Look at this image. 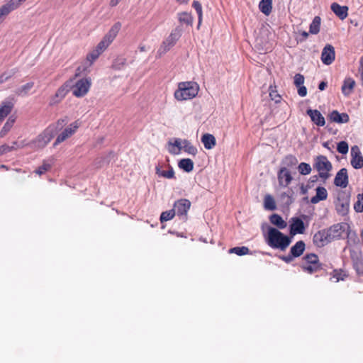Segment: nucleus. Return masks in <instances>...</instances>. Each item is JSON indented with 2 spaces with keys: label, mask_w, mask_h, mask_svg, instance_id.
<instances>
[{
  "label": "nucleus",
  "mask_w": 363,
  "mask_h": 363,
  "mask_svg": "<svg viewBox=\"0 0 363 363\" xmlns=\"http://www.w3.org/2000/svg\"><path fill=\"white\" fill-rule=\"evenodd\" d=\"M201 142L204 147L207 150H211L216 144L215 137L209 133L203 134L201 137Z\"/></svg>",
  "instance_id": "nucleus-26"
},
{
  "label": "nucleus",
  "mask_w": 363,
  "mask_h": 363,
  "mask_svg": "<svg viewBox=\"0 0 363 363\" xmlns=\"http://www.w3.org/2000/svg\"><path fill=\"white\" fill-rule=\"evenodd\" d=\"M121 0H111L110 5L111 6H116Z\"/></svg>",
  "instance_id": "nucleus-61"
},
{
  "label": "nucleus",
  "mask_w": 363,
  "mask_h": 363,
  "mask_svg": "<svg viewBox=\"0 0 363 363\" xmlns=\"http://www.w3.org/2000/svg\"><path fill=\"white\" fill-rule=\"evenodd\" d=\"M335 208L339 214L345 215L347 213L350 206L349 199L345 195H339L335 202Z\"/></svg>",
  "instance_id": "nucleus-14"
},
{
  "label": "nucleus",
  "mask_w": 363,
  "mask_h": 363,
  "mask_svg": "<svg viewBox=\"0 0 363 363\" xmlns=\"http://www.w3.org/2000/svg\"><path fill=\"white\" fill-rule=\"evenodd\" d=\"M334 184L337 186L345 188L348 184V175L347 170L345 168H342L336 174Z\"/></svg>",
  "instance_id": "nucleus-17"
},
{
  "label": "nucleus",
  "mask_w": 363,
  "mask_h": 363,
  "mask_svg": "<svg viewBox=\"0 0 363 363\" xmlns=\"http://www.w3.org/2000/svg\"><path fill=\"white\" fill-rule=\"evenodd\" d=\"M79 125L77 121L71 123L68 127L65 128L60 134L58 135L55 143H53V145L55 147L71 137L77 131Z\"/></svg>",
  "instance_id": "nucleus-9"
},
{
  "label": "nucleus",
  "mask_w": 363,
  "mask_h": 363,
  "mask_svg": "<svg viewBox=\"0 0 363 363\" xmlns=\"http://www.w3.org/2000/svg\"><path fill=\"white\" fill-rule=\"evenodd\" d=\"M13 150V146H9L6 144H4L0 146V156L3 155L4 154H6L7 152H9Z\"/></svg>",
  "instance_id": "nucleus-52"
},
{
  "label": "nucleus",
  "mask_w": 363,
  "mask_h": 363,
  "mask_svg": "<svg viewBox=\"0 0 363 363\" xmlns=\"http://www.w3.org/2000/svg\"><path fill=\"white\" fill-rule=\"evenodd\" d=\"M104 140V136H100V137L98 138L96 143L99 144V145H101V144L103 143Z\"/></svg>",
  "instance_id": "nucleus-62"
},
{
  "label": "nucleus",
  "mask_w": 363,
  "mask_h": 363,
  "mask_svg": "<svg viewBox=\"0 0 363 363\" xmlns=\"http://www.w3.org/2000/svg\"><path fill=\"white\" fill-rule=\"evenodd\" d=\"M125 63V60L124 58H119L114 62L113 67L116 69H121V66L124 65Z\"/></svg>",
  "instance_id": "nucleus-53"
},
{
  "label": "nucleus",
  "mask_w": 363,
  "mask_h": 363,
  "mask_svg": "<svg viewBox=\"0 0 363 363\" xmlns=\"http://www.w3.org/2000/svg\"><path fill=\"white\" fill-rule=\"evenodd\" d=\"M354 208L357 212H363V193L359 194L358 200L354 204Z\"/></svg>",
  "instance_id": "nucleus-46"
},
{
  "label": "nucleus",
  "mask_w": 363,
  "mask_h": 363,
  "mask_svg": "<svg viewBox=\"0 0 363 363\" xmlns=\"http://www.w3.org/2000/svg\"><path fill=\"white\" fill-rule=\"evenodd\" d=\"M327 86V83L325 82H321L319 84L318 89L321 91L324 90Z\"/></svg>",
  "instance_id": "nucleus-59"
},
{
  "label": "nucleus",
  "mask_w": 363,
  "mask_h": 363,
  "mask_svg": "<svg viewBox=\"0 0 363 363\" xmlns=\"http://www.w3.org/2000/svg\"><path fill=\"white\" fill-rule=\"evenodd\" d=\"M178 19L181 23H184L186 25H191L193 21L192 16H191L190 13L187 12H182L178 13Z\"/></svg>",
  "instance_id": "nucleus-38"
},
{
  "label": "nucleus",
  "mask_w": 363,
  "mask_h": 363,
  "mask_svg": "<svg viewBox=\"0 0 363 363\" xmlns=\"http://www.w3.org/2000/svg\"><path fill=\"white\" fill-rule=\"evenodd\" d=\"M199 89L198 84L194 82H180L174 92V97L178 101L191 99L198 94Z\"/></svg>",
  "instance_id": "nucleus-3"
},
{
  "label": "nucleus",
  "mask_w": 363,
  "mask_h": 363,
  "mask_svg": "<svg viewBox=\"0 0 363 363\" xmlns=\"http://www.w3.org/2000/svg\"><path fill=\"white\" fill-rule=\"evenodd\" d=\"M72 86V81H67L62 85L56 91L55 94L51 97L49 104L50 106H55L59 104L70 91Z\"/></svg>",
  "instance_id": "nucleus-8"
},
{
  "label": "nucleus",
  "mask_w": 363,
  "mask_h": 363,
  "mask_svg": "<svg viewBox=\"0 0 363 363\" xmlns=\"http://www.w3.org/2000/svg\"><path fill=\"white\" fill-rule=\"evenodd\" d=\"M269 221L275 225L277 229H284L287 226V223L279 214L274 213L270 216Z\"/></svg>",
  "instance_id": "nucleus-25"
},
{
  "label": "nucleus",
  "mask_w": 363,
  "mask_h": 363,
  "mask_svg": "<svg viewBox=\"0 0 363 363\" xmlns=\"http://www.w3.org/2000/svg\"><path fill=\"white\" fill-rule=\"evenodd\" d=\"M230 252L235 253L238 255H245L249 253V249L247 247H235L230 250Z\"/></svg>",
  "instance_id": "nucleus-44"
},
{
  "label": "nucleus",
  "mask_w": 363,
  "mask_h": 363,
  "mask_svg": "<svg viewBox=\"0 0 363 363\" xmlns=\"http://www.w3.org/2000/svg\"><path fill=\"white\" fill-rule=\"evenodd\" d=\"M181 36V32L178 28L174 29L169 35L162 43L160 48L157 50V55L159 57L164 55L169 51L177 43Z\"/></svg>",
  "instance_id": "nucleus-6"
},
{
  "label": "nucleus",
  "mask_w": 363,
  "mask_h": 363,
  "mask_svg": "<svg viewBox=\"0 0 363 363\" xmlns=\"http://www.w3.org/2000/svg\"><path fill=\"white\" fill-rule=\"evenodd\" d=\"M9 15L6 9H4L2 6L0 8V23L3 22L4 18Z\"/></svg>",
  "instance_id": "nucleus-57"
},
{
  "label": "nucleus",
  "mask_w": 363,
  "mask_h": 363,
  "mask_svg": "<svg viewBox=\"0 0 363 363\" xmlns=\"http://www.w3.org/2000/svg\"><path fill=\"white\" fill-rule=\"evenodd\" d=\"M139 50L140 52H145L147 50L145 45H140Z\"/></svg>",
  "instance_id": "nucleus-64"
},
{
  "label": "nucleus",
  "mask_w": 363,
  "mask_h": 363,
  "mask_svg": "<svg viewBox=\"0 0 363 363\" xmlns=\"http://www.w3.org/2000/svg\"><path fill=\"white\" fill-rule=\"evenodd\" d=\"M330 275V281L331 282L337 283L340 281H345L348 277V273L342 269H335Z\"/></svg>",
  "instance_id": "nucleus-18"
},
{
  "label": "nucleus",
  "mask_w": 363,
  "mask_h": 363,
  "mask_svg": "<svg viewBox=\"0 0 363 363\" xmlns=\"http://www.w3.org/2000/svg\"><path fill=\"white\" fill-rule=\"evenodd\" d=\"M348 150H349V147H348V144L347 142L341 141L337 143V150L340 153H341L342 155L347 154L348 152Z\"/></svg>",
  "instance_id": "nucleus-45"
},
{
  "label": "nucleus",
  "mask_w": 363,
  "mask_h": 363,
  "mask_svg": "<svg viewBox=\"0 0 363 363\" xmlns=\"http://www.w3.org/2000/svg\"><path fill=\"white\" fill-rule=\"evenodd\" d=\"M313 243L318 247L325 246L331 242L330 235L326 229L318 231L313 235Z\"/></svg>",
  "instance_id": "nucleus-13"
},
{
  "label": "nucleus",
  "mask_w": 363,
  "mask_h": 363,
  "mask_svg": "<svg viewBox=\"0 0 363 363\" xmlns=\"http://www.w3.org/2000/svg\"><path fill=\"white\" fill-rule=\"evenodd\" d=\"M192 6L195 9V10L196 11V12L198 13V16H199V23L200 24L201 21V18H202V7H201V4L199 1H194L193 2Z\"/></svg>",
  "instance_id": "nucleus-48"
},
{
  "label": "nucleus",
  "mask_w": 363,
  "mask_h": 363,
  "mask_svg": "<svg viewBox=\"0 0 363 363\" xmlns=\"http://www.w3.org/2000/svg\"><path fill=\"white\" fill-rule=\"evenodd\" d=\"M183 140L180 138H175L173 142L168 143V150L171 154L179 155L183 149Z\"/></svg>",
  "instance_id": "nucleus-22"
},
{
  "label": "nucleus",
  "mask_w": 363,
  "mask_h": 363,
  "mask_svg": "<svg viewBox=\"0 0 363 363\" xmlns=\"http://www.w3.org/2000/svg\"><path fill=\"white\" fill-rule=\"evenodd\" d=\"M281 200L286 206H289L293 202L291 196L287 193H282L281 194Z\"/></svg>",
  "instance_id": "nucleus-50"
},
{
  "label": "nucleus",
  "mask_w": 363,
  "mask_h": 363,
  "mask_svg": "<svg viewBox=\"0 0 363 363\" xmlns=\"http://www.w3.org/2000/svg\"><path fill=\"white\" fill-rule=\"evenodd\" d=\"M351 164L354 169H360L363 167V156L357 145L351 148Z\"/></svg>",
  "instance_id": "nucleus-12"
},
{
  "label": "nucleus",
  "mask_w": 363,
  "mask_h": 363,
  "mask_svg": "<svg viewBox=\"0 0 363 363\" xmlns=\"http://www.w3.org/2000/svg\"><path fill=\"white\" fill-rule=\"evenodd\" d=\"M293 257L291 255H289V256H286V257H282V259L284 261H285L286 262H290L292 259H293Z\"/></svg>",
  "instance_id": "nucleus-60"
},
{
  "label": "nucleus",
  "mask_w": 363,
  "mask_h": 363,
  "mask_svg": "<svg viewBox=\"0 0 363 363\" xmlns=\"http://www.w3.org/2000/svg\"><path fill=\"white\" fill-rule=\"evenodd\" d=\"M318 177L317 175H314V176H312L310 179H309V182H308V188H311V186H310V184L311 183H314V182H316L317 180H318Z\"/></svg>",
  "instance_id": "nucleus-58"
},
{
  "label": "nucleus",
  "mask_w": 363,
  "mask_h": 363,
  "mask_svg": "<svg viewBox=\"0 0 363 363\" xmlns=\"http://www.w3.org/2000/svg\"><path fill=\"white\" fill-rule=\"evenodd\" d=\"M264 206L267 210L273 211L276 208L275 201L271 195H266L264 199Z\"/></svg>",
  "instance_id": "nucleus-37"
},
{
  "label": "nucleus",
  "mask_w": 363,
  "mask_h": 363,
  "mask_svg": "<svg viewBox=\"0 0 363 363\" xmlns=\"http://www.w3.org/2000/svg\"><path fill=\"white\" fill-rule=\"evenodd\" d=\"M306 245L303 241H298L294 245H293L290 250V254L294 257H298L301 256L305 250Z\"/></svg>",
  "instance_id": "nucleus-27"
},
{
  "label": "nucleus",
  "mask_w": 363,
  "mask_h": 363,
  "mask_svg": "<svg viewBox=\"0 0 363 363\" xmlns=\"http://www.w3.org/2000/svg\"><path fill=\"white\" fill-rule=\"evenodd\" d=\"M14 74V72H13L12 74H6V73H4L3 74H1L0 76V84L5 82L6 81H7L9 79H10L13 74Z\"/></svg>",
  "instance_id": "nucleus-56"
},
{
  "label": "nucleus",
  "mask_w": 363,
  "mask_h": 363,
  "mask_svg": "<svg viewBox=\"0 0 363 363\" xmlns=\"http://www.w3.org/2000/svg\"><path fill=\"white\" fill-rule=\"evenodd\" d=\"M330 120L332 122L337 123H346L349 121L350 118L347 113H340L337 111H333L329 115Z\"/></svg>",
  "instance_id": "nucleus-20"
},
{
  "label": "nucleus",
  "mask_w": 363,
  "mask_h": 363,
  "mask_svg": "<svg viewBox=\"0 0 363 363\" xmlns=\"http://www.w3.org/2000/svg\"><path fill=\"white\" fill-rule=\"evenodd\" d=\"M302 268L304 272H306L309 274H313L314 272H318L320 269V264H303Z\"/></svg>",
  "instance_id": "nucleus-42"
},
{
  "label": "nucleus",
  "mask_w": 363,
  "mask_h": 363,
  "mask_svg": "<svg viewBox=\"0 0 363 363\" xmlns=\"http://www.w3.org/2000/svg\"><path fill=\"white\" fill-rule=\"evenodd\" d=\"M190 207L191 202L188 199H181L174 203L173 210L177 216H186Z\"/></svg>",
  "instance_id": "nucleus-11"
},
{
  "label": "nucleus",
  "mask_w": 363,
  "mask_h": 363,
  "mask_svg": "<svg viewBox=\"0 0 363 363\" xmlns=\"http://www.w3.org/2000/svg\"><path fill=\"white\" fill-rule=\"evenodd\" d=\"M55 134V125H49L35 140L29 143V146L34 149H42L50 143Z\"/></svg>",
  "instance_id": "nucleus-4"
},
{
  "label": "nucleus",
  "mask_w": 363,
  "mask_h": 363,
  "mask_svg": "<svg viewBox=\"0 0 363 363\" xmlns=\"http://www.w3.org/2000/svg\"><path fill=\"white\" fill-rule=\"evenodd\" d=\"M335 59V48L333 45L328 44L326 45L321 53V60L324 65H331Z\"/></svg>",
  "instance_id": "nucleus-10"
},
{
  "label": "nucleus",
  "mask_w": 363,
  "mask_h": 363,
  "mask_svg": "<svg viewBox=\"0 0 363 363\" xmlns=\"http://www.w3.org/2000/svg\"><path fill=\"white\" fill-rule=\"evenodd\" d=\"M316 194L311 199V203L315 204L321 201L326 200L328 198V191L325 188L318 186L315 189Z\"/></svg>",
  "instance_id": "nucleus-23"
},
{
  "label": "nucleus",
  "mask_w": 363,
  "mask_h": 363,
  "mask_svg": "<svg viewBox=\"0 0 363 363\" xmlns=\"http://www.w3.org/2000/svg\"><path fill=\"white\" fill-rule=\"evenodd\" d=\"M292 177L290 171L286 168L282 167L278 172V181L280 186L286 187L291 182Z\"/></svg>",
  "instance_id": "nucleus-16"
},
{
  "label": "nucleus",
  "mask_w": 363,
  "mask_h": 363,
  "mask_svg": "<svg viewBox=\"0 0 363 363\" xmlns=\"http://www.w3.org/2000/svg\"><path fill=\"white\" fill-rule=\"evenodd\" d=\"M68 119L67 117L65 118L59 119L55 124H52L51 125H55V132L58 130H61L67 123Z\"/></svg>",
  "instance_id": "nucleus-49"
},
{
  "label": "nucleus",
  "mask_w": 363,
  "mask_h": 363,
  "mask_svg": "<svg viewBox=\"0 0 363 363\" xmlns=\"http://www.w3.org/2000/svg\"><path fill=\"white\" fill-rule=\"evenodd\" d=\"M298 172L302 175H308L311 172V165L306 162H301L298 167Z\"/></svg>",
  "instance_id": "nucleus-41"
},
{
  "label": "nucleus",
  "mask_w": 363,
  "mask_h": 363,
  "mask_svg": "<svg viewBox=\"0 0 363 363\" xmlns=\"http://www.w3.org/2000/svg\"><path fill=\"white\" fill-rule=\"evenodd\" d=\"M301 35L303 36L304 40L308 37V33H307L306 31H301Z\"/></svg>",
  "instance_id": "nucleus-63"
},
{
  "label": "nucleus",
  "mask_w": 363,
  "mask_h": 363,
  "mask_svg": "<svg viewBox=\"0 0 363 363\" xmlns=\"http://www.w3.org/2000/svg\"><path fill=\"white\" fill-rule=\"evenodd\" d=\"M355 81L350 78H346L342 86V92L345 96H349L352 92L353 91V89L355 86Z\"/></svg>",
  "instance_id": "nucleus-24"
},
{
  "label": "nucleus",
  "mask_w": 363,
  "mask_h": 363,
  "mask_svg": "<svg viewBox=\"0 0 363 363\" xmlns=\"http://www.w3.org/2000/svg\"><path fill=\"white\" fill-rule=\"evenodd\" d=\"M331 10L334 12V13L339 17L341 20H344L347 18L348 13V8L345 6H340L337 3H333L331 4Z\"/></svg>",
  "instance_id": "nucleus-19"
},
{
  "label": "nucleus",
  "mask_w": 363,
  "mask_h": 363,
  "mask_svg": "<svg viewBox=\"0 0 363 363\" xmlns=\"http://www.w3.org/2000/svg\"><path fill=\"white\" fill-rule=\"evenodd\" d=\"M55 163V159L53 157H50L49 159L44 160L43 164L40 165L35 172L39 175H42L45 174L47 171H48L52 166Z\"/></svg>",
  "instance_id": "nucleus-29"
},
{
  "label": "nucleus",
  "mask_w": 363,
  "mask_h": 363,
  "mask_svg": "<svg viewBox=\"0 0 363 363\" xmlns=\"http://www.w3.org/2000/svg\"><path fill=\"white\" fill-rule=\"evenodd\" d=\"M183 150L191 155H196L198 152L197 148L194 147L188 140H183Z\"/></svg>",
  "instance_id": "nucleus-33"
},
{
  "label": "nucleus",
  "mask_w": 363,
  "mask_h": 363,
  "mask_svg": "<svg viewBox=\"0 0 363 363\" xmlns=\"http://www.w3.org/2000/svg\"><path fill=\"white\" fill-rule=\"evenodd\" d=\"M175 216V211L173 209L162 212L160 216V221L164 222L171 220Z\"/></svg>",
  "instance_id": "nucleus-43"
},
{
  "label": "nucleus",
  "mask_w": 363,
  "mask_h": 363,
  "mask_svg": "<svg viewBox=\"0 0 363 363\" xmlns=\"http://www.w3.org/2000/svg\"><path fill=\"white\" fill-rule=\"evenodd\" d=\"M294 83L296 86H300L301 85H303L304 83V77L303 75L301 74H296L294 76Z\"/></svg>",
  "instance_id": "nucleus-51"
},
{
  "label": "nucleus",
  "mask_w": 363,
  "mask_h": 363,
  "mask_svg": "<svg viewBox=\"0 0 363 363\" xmlns=\"http://www.w3.org/2000/svg\"><path fill=\"white\" fill-rule=\"evenodd\" d=\"M14 123L15 119L13 117H9L0 131V138L4 137L9 132Z\"/></svg>",
  "instance_id": "nucleus-36"
},
{
  "label": "nucleus",
  "mask_w": 363,
  "mask_h": 363,
  "mask_svg": "<svg viewBox=\"0 0 363 363\" xmlns=\"http://www.w3.org/2000/svg\"><path fill=\"white\" fill-rule=\"evenodd\" d=\"M314 167L318 172L319 177L325 181L330 177L331 171L333 166L331 162L328 160L325 156L319 155L315 158Z\"/></svg>",
  "instance_id": "nucleus-5"
},
{
  "label": "nucleus",
  "mask_w": 363,
  "mask_h": 363,
  "mask_svg": "<svg viewBox=\"0 0 363 363\" xmlns=\"http://www.w3.org/2000/svg\"><path fill=\"white\" fill-rule=\"evenodd\" d=\"M305 231V225L303 220L299 218H292L290 225V234L295 235L296 234H303Z\"/></svg>",
  "instance_id": "nucleus-15"
},
{
  "label": "nucleus",
  "mask_w": 363,
  "mask_h": 363,
  "mask_svg": "<svg viewBox=\"0 0 363 363\" xmlns=\"http://www.w3.org/2000/svg\"><path fill=\"white\" fill-rule=\"evenodd\" d=\"M307 114L311 117L313 122L318 126H323L325 123V118L318 110L308 109Z\"/></svg>",
  "instance_id": "nucleus-21"
},
{
  "label": "nucleus",
  "mask_w": 363,
  "mask_h": 363,
  "mask_svg": "<svg viewBox=\"0 0 363 363\" xmlns=\"http://www.w3.org/2000/svg\"><path fill=\"white\" fill-rule=\"evenodd\" d=\"M297 87H298V95L301 97L306 96L307 94L306 87L305 86H303V84L301 85L300 86H297Z\"/></svg>",
  "instance_id": "nucleus-55"
},
{
  "label": "nucleus",
  "mask_w": 363,
  "mask_h": 363,
  "mask_svg": "<svg viewBox=\"0 0 363 363\" xmlns=\"http://www.w3.org/2000/svg\"><path fill=\"white\" fill-rule=\"evenodd\" d=\"M33 86H34V82H28L26 84L18 87L16 89V94H18L19 96H26L28 94L30 90L33 87Z\"/></svg>",
  "instance_id": "nucleus-35"
},
{
  "label": "nucleus",
  "mask_w": 363,
  "mask_h": 363,
  "mask_svg": "<svg viewBox=\"0 0 363 363\" xmlns=\"http://www.w3.org/2000/svg\"><path fill=\"white\" fill-rule=\"evenodd\" d=\"M120 29L121 24L119 23L114 24L111 27L103 39L98 43L96 48L92 50V62L98 59L99 57L108 48L117 36Z\"/></svg>",
  "instance_id": "nucleus-2"
},
{
  "label": "nucleus",
  "mask_w": 363,
  "mask_h": 363,
  "mask_svg": "<svg viewBox=\"0 0 363 363\" xmlns=\"http://www.w3.org/2000/svg\"><path fill=\"white\" fill-rule=\"evenodd\" d=\"M306 264H320L318 256L315 254H308L304 256Z\"/></svg>",
  "instance_id": "nucleus-39"
},
{
  "label": "nucleus",
  "mask_w": 363,
  "mask_h": 363,
  "mask_svg": "<svg viewBox=\"0 0 363 363\" xmlns=\"http://www.w3.org/2000/svg\"><path fill=\"white\" fill-rule=\"evenodd\" d=\"M69 81H72V86L70 90H72L74 96L81 97L88 91L89 82L86 79H81L77 82H75L74 79H70Z\"/></svg>",
  "instance_id": "nucleus-7"
},
{
  "label": "nucleus",
  "mask_w": 363,
  "mask_h": 363,
  "mask_svg": "<svg viewBox=\"0 0 363 363\" xmlns=\"http://www.w3.org/2000/svg\"><path fill=\"white\" fill-rule=\"evenodd\" d=\"M259 10L265 15H269L272 9V0H262L259 4Z\"/></svg>",
  "instance_id": "nucleus-32"
},
{
  "label": "nucleus",
  "mask_w": 363,
  "mask_h": 363,
  "mask_svg": "<svg viewBox=\"0 0 363 363\" xmlns=\"http://www.w3.org/2000/svg\"><path fill=\"white\" fill-rule=\"evenodd\" d=\"M326 230L328 232L331 241L340 238L343 231L342 226L340 224L334 225Z\"/></svg>",
  "instance_id": "nucleus-28"
},
{
  "label": "nucleus",
  "mask_w": 363,
  "mask_h": 363,
  "mask_svg": "<svg viewBox=\"0 0 363 363\" xmlns=\"http://www.w3.org/2000/svg\"><path fill=\"white\" fill-rule=\"evenodd\" d=\"M180 169H183L186 172H190L194 169V162L189 158L182 159L178 164Z\"/></svg>",
  "instance_id": "nucleus-31"
},
{
  "label": "nucleus",
  "mask_w": 363,
  "mask_h": 363,
  "mask_svg": "<svg viewBox=\"0 0 363 363\" xmlns=\"http://www.w3.org/2000/svg\"><path fill=\"white\" fill-rule=\"evenodd\" d=\"M156 173L159 176L167 178V179H172L174 176V172L172 168H170L169 170H168V171H162V170H160L159 167H156Z\"/></svg>",
  "instance_id": "nucleus-40"
},
{
  "label": "nucleus",
  "mask_w": 363,
  "mask_h": 363,
  "mask_svg": "<svg viewBox=\"0 0 363 363\" xmlns=\"http://www.w3.org/2000/svg\"><path fill=\"white\" fill-rule=\"evenodd\" d=\"M284 162L287 166L292 167V166L296 165L298 163V160H297L296 157L293 155H287L284 158Z\"/></svg>",
  "instance_id": "nucleus-47"
},
{
  "label": "nucleus",
  "mask_w": 363,
  "mask_h": 363,
  "mask_svg": "<svg viewBox=\"0 0 363 363\" xmlns=\"http://www.w3.org/2000/svg\"><path fill=\"white\" fill-rule=\"evenodd\" d=\"M321 19L319 16H315L309 27V32L311 34L315 35L319 33L320 27Z\"/></svg>",
  "instance_id": "nucleus-34"
},
{
  "label": "nucleus",
  "mask_w": 363,
  "mask_h": 363,
  "mask_svg": "<svg viewBox=\"0 0 363 363\" xmlns=\"http://www.w3.org/2000/svg\"><path fill=\"white\" fill-rule=\"evenodd\" d=\"M269 96L271 97L272 100L275 101V102H279L280 100V96L278 94L277 91L271 90L269 92Z\"/></svg>",
  "instance_id": "nucleus-54"
},
{
  "label": "nucleus",
  "mask_w": 363,
  "mask_h": 363,
  "mask_svg": "<svg viewBox=\"0 0 363 363\" xmlns=\"http://www.w3.org/2000/svg\"><path fill=\"white\" fill-rule=\"evenodd\" d=\"M13 104L10 101H4L0 107V122L2 121L11 111Z\"/></svg>",
  "instance_id": "nucleus-30"
},
{
  "label": "nucleus",
  "mask_w": 363,
  "mask_h": 363,
  "mask_svg": "<svg viewBox=\"0 0 363 363\" xmlns=\"http://www.w3.org/2000/svg\"><path fill=\"white\" fill-rule=\"evenodd\" d=\"M267 245L273 249L284 251L291 244V239L280 232L277 228L269 226L265 237Z\"/></svg>",
  "instance_id": "nucleus-1"
}]
</instances>
